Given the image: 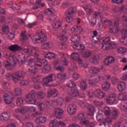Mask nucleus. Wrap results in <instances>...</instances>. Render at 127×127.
I'll list each match as a JSON object with an SVG mask.
<instances>
[{
  "mask_svg": "<svg viewBox=\"0 0 127 127\" xmlns=\"http://www.w3.org/2000/svg\"><path fill=\"white\" fill-rule=\"evenodd\" d=\"M22 56L24 59L23 61H26L28 63H30V64H34L36 70H37V68L41 67L42 66H45L48 64V62L46 60L41 59H37L38 63H35V59L33 55L28 56L26 59L24 54L22 55Z\"/></svg>",
  "mask_w": 127,
  "mask_h": 127,
  "instance_id": "nucleus-1",
  "label": "nucleus"
},
{
  "mask_svg": "<svg viewBox=\"0 0 127 127\" xmlns=\"http://www.w3.org/2000/svg\"><path fill=\"white\" fill-rule=\"evenodd\" d=\"M66 86L69 88L67 90V93L70 97L74 98L79 95V91H78V89L74 88L76 87V85L73 81L69 80L66 84Z\"/></svg>",
  "mask_w": 127,
  "mask_h": 127,
  "instance_id": "nucleus-2",
  "label": "nucleus"
},
{
  "mask_svg": "<svg viewBox=\"0 0 127 127\" xmlns=\"http://www.w3.org/2000/svg\"><path fill=\"white\" fill-rule=\"evenodd\" d=\"M77 12V8L76 7H71L66 10L64 13V15L66 16V21L68 23H73L75 19L72 17L75 13Z\"/></svg>",
  "mask_w": 127,
  "mask_h": 127,
  "instance_id": "nucleus-3",
  "label": "nucleus"
},
{
  "mask_svg": "<svg viewBox=\"0 0 127 127\" xmlns=\"http://www.w3.org/2000/svg\"><path fill=\"white\" fill-rule=\"evenodd\" d=\"M33 43L38 44L40 42H45L47 40V37L42 31L37 32L35 35L32 38Z\"/></svg>",
  "mask_w": 127,
  "mask_h": 127,
  "instance_id": "nucleus-4",
  "label": "nucleus"
},
{
  "mask_svg": "<svg viewBox=\"0 0 127 127\" xmlns=\"http://www.w3.org/2000/svg\"><path fill=\"white\" fill-rule=\"evenodd\" d=\"M36 93L34 90H32L29 94L26 95L25 101L28 104L32 105H36L37 104V100L35 99V95Z\"/></svg>",
  "mask_w": 127,
  "mask_h": 127,
  "instance_id": "nucleus-5",
  "label": "nucleus"
},
{
  "mask_svg": "<svg viewBox=\"0 0 127 127\" xmlns=\"http://www.w3.org/2000/svg\"><path fill=\"white\" fill-rule=\"evenodd\" d=\"M25 72L23 70H18L12 74V81L15 83H17L22 78H24Z\"/></svg>",
  "mask_w": 127,
  "mask_h": 127,
  "instance_id": "nucleus-6",
  "label": "nucleus"
},
{
  "mask_svg": "<svg viewBox=\"0 0 127 127\" xmlns=\"http://www.w3.org/2000/svg\"><path fill=\"white\" fill-rule=\"evenodd\" d=\"M90 78L91 79L88 80V83L90 85H95L97 83H102L105 80V78L103 76L96 77L95 76L91 75Z\"/></svg>",
  "mask_w": 127,
  "mask_h": 127,
  "instance_id": "nucleus-7",
  "label": "nucleus"
},
{
  "mask_svg": "<svg viewBox=\"0 0 127 127\" xmlns=\"http://www.w3.org/2000/svg\"><path fill=\"white\" fill-rule=\"evenodd\" d=\"M67 111L70 116H74L77 112V105L75 104H69L67 107Z\"/></svg>",
  "mask_w": 127,
  "mask_h": 127,
  "instance_id": "nucleus-8",
  "label": "nucleus"
},
{
  "mask_svg": "<svg viewBox=\"0 0 127 127\" xmlns=\"http://www.w3.org/2000/svg\"><path fill=\"white\" fill-rule=\"evenodd\" d=\"M55 80H56V75L53 73L45 77L43 79V81L45 84L47 85V84H49L50 82H53V81H55Z\"/></svg>",
  "mask_w": 127,
  "mask_h": 127,
  "instance_id": "nucleus-9",
  "label": "nucleus"
},
{
  "mask_svg": "<svg viewBox=\"0 0 127 127\" xmlns=\"http://www.w3.org/2000/svg\"><path fill=\"white\" fill-rule=\"evenodd\" d=\"M110 33H118L119 32V22L116 21L114 23V25L110 24Z\"/></svg>",
  "mask_w": 127,
  "mask_h": 127,
  "instance_id": "nucleus-10",
  "label": "nucleus"
},
{
  "mask_svg": "<svg viewBox=\"0 0 127 127\" xmlns=\"http://www.w3.org/2000/svg\"><path fill=\"white\" fill-rule=\"evenodd\" d=\"M23 51L25 53L27 54H33L34 51L35 52H39V49L35 47H29L26 49H24Z\"/></svg>",
  "mask_w": 127,
  "mask_h": 127,
  "instance_id": "nucleus-11",
  "label": "nucleus"
},
{
  "mask_svg": "<svg viewBox=\"0 0 127 127\" xmlns=\"http://www.w3.org/2000/svg\"><path fill=\"white\" fill-rule=\"evenodd\" d=\"M87 18L91 26L94 27L96 26L97 23V18H96V17H93V15H89Z\"/></svg>",
  "mask_w": 127,
  "mask_h": 127,
  "instance_id": "nucleus-12",
  "label": "nucleus"
},
{
  "mask_svg": "<svg viewBox=\"0 0 127 127\" xmlns=\"http://www.w3.org/2000/svg\"><path fill=\"white\" fill-rule=\"evenodd\" d=\"M95 93V96H96L97 98H98V99H103L106 96V93L100 89H96Z\"/></svg>",
  "mask_w": 127,
  "mask_h": 127,
  "instance_id": "nucleus-13",
  "label": "nucleus"
},
{
  "mask_svg": "<svg viewBox=\"0 0 127 127\" xmlns=\"http://www.w3.org/2000/svg\"><path fill=\"white\" fill-rule=\"evenodd\" d=\"M89 61L91 63H93V64L97 65L99 63L100 56L98 55H94L89 59Z\"/></svg>",
  "mask_w": 127,
  "mask_h": 127,
  "instance_id": "nucleus-14",
  "label": "nucleus"
},
{
  "mask_svg": "<svg viewBox=\"0 0 127 127\" xmlns=\"http://www.w3.org/2000/svg\"><path fill=\"white\" fill-rule=\"evenodd\" d=\"M9 49L10 51H12L13 52H15V51H19L20 50H22L23 48H22L20 46L14 44L11 45L9 47Z\"/></svg>",
  "mask_w": 127,
  "mask_h": 127,
  "instance_id": "nucleus-15",
  "label": "nucleus"
},
{
  "mask_svg": "<svg viewBox=\"0 0 127 127\" xmlns=\"http://www.w3.org/2000/svg\"><path fill=\"white\" fill-rule=\"evenodd\" d=\"M46 120H47L46 117L40 116L36 119L35 122L37 125H39L40 124H45V123H46Z\"/></svg>",
  "mask_w": 127,
  "mask_h": 127,
  "instance_id": "nucleus-16",
  "label": "nucleus"
},
{
  "mask_svg": "<svg viewBox=\"0 0 127 127\" xmlns=\"http://www.w3.org/2000/svg\"><path fill=\"white\" fill-rule=\"evenodd\" d=\"M107 104L109 105H113L116 102V95L114 94H111L108 96L106 99Z\"/></svg>",
  "mask_w": 127,
  "mask_h": 127,
  "instance_id": "nucleus-17",
  "label": "nucleus"
},
{
  "mask_svg": "<svg viewBox=\"0 0 127 127\" xmlns=\"http://www.w3.org/2000/svg\"><path fill=\"white\" fill-rule=\"evenodd\" d=\"M58 91L57 89H50L48 91V96L55 98L58 96Z\"/></svg>",
  "mask_w": 127,
  "mask_h": 127,
  "instance_id": "nucleus-18",
  "label": "nucleus"
},
{
  "mask_svg": "<svg viewBox=\"0 0 127 127\" xmlns=\"http://www.w3.org/2000/svg\"><path fill=\"white\" fill-rule=\"evenodd\" d=\"M13 99V98L9 96L8 94H4L3 99L6 104H11V103H12Z\"/></svg>",
  "mask_w": 127,
  "mask_h": 127,
  "instance_id": "nucleus-19",
  "label": "nucleus"
},
{
  "mask_svg": "<svg viewBox=\"0 0 127 127\" xmlns=\"http://www.w3.org/2000/svg\"><path fill=\"white\" fill-rule=\"evenodd\" d=\"M70 30L72 33H82V32H83V28L76 25H74L72 28H71Z\"/></svg>",
  "mask_w": 127,
  "mask_h": 127,
  "instance_id": "nucleus-20",
  "label": "nucleus"
},
{
  "mask_svg": "<svg viewBox=\"0 0 127 127\" xmlns=\"http://www.w3.org/2000/svg\"><path fill=\"white\" fill-rule=\"evenodd\" d=\"M10 118V114L5 112L2 114L1 116L0 117V120L2 122H6L9 120Z\"/></svg>",
  "mask_w": 127,
  "mask_h": 127,
  "instance_id": "nucleus-21",
  "label": "nucleus"
},
{
  "mask_svg": "<svg viewBox=\"0 0 127 127\" xmlns=\"http://www.w3.org/2000/svg\"><path fill=\"white\" fill-rule=\"evenodd\" d=\"M63 113H64L63 109L60 108L55 109V114L58 119H61V116L63 115Z\"/></svg>",
  "mask_w": 127,
  "mask_h": 127,
  "instance_id": "nucleus-22",
  "label": "nucleus"
},
{
  "mask_svg": "<svg viewBox=\"0 0 127 127\" xmlns=\"http://www.w3.org/2000/svg\"><path fill=\"white\" fill-rule=\"evenodd\" d=\"M4 57H5L6 59H9L10 61H12V64H13V65H15L16 64V58L13 56H10L8 54H5Z\"/></svg>",
  "mask_w": 127,
  "mask_h": 127,
  "instance_id": "nucleus-23",
  "label": "nucleus"
},
{
  "mask_svg": "<svg viewBox=\"0 0 127 127\" xmlns=\"http://www.w3.org/2000/svg\"><path fill=\"white\" fill-rule=\"evenodd\" d=\"M115 62V58L113 57H108L104 60L105 65H110Z\"/></svg>",
  "mask_w": 127,
  "mask_h": 127,
  "instance_id": "nucleus-24",
  "label": "nucleus"
},
{
  "mask_svg": "<svg viewBox=\"0 0 127 127\" xmlns=\"http://www.w3.org/2000/svg\"><path fill=\"white\" fill-rule=\"evenodd\" d=\"M127 84L126 82L121 81L118 83V89L120 92H123L126 89Z\"/></svg>",
  "mask_w": 127,
  "mask_h": 127,
  "instance_id": "nucleus-25",
  "label": "nucleus"
},
{
  "mask_svg": "<svg viewBox=\"0 0 127 127\" xmlns=\"http://www.w3.org/2000/svg\"><path fill=\"white\" fill-rule=\"evenodd\" d=\"M101 72V68L98 67H92L89 69L91 74H98Z\"/></svg>",
  "mask_w": 127,
  "mask_h": 127,
  "instance_id": "nucleus-26",
  "label": "nucleus"
},
{
  "mask_svg": "<svg viewBox=\"0 0 127 127\" xmlns=\"http://www.w3.org/2000/svg\"><path fill=\"white\" fill-rule=\"evenodd\" d=\"M87 109L89 116H94V113H95V107H94V106L89 104Z\"/></svg>",
  "mask_w": 127,
  "mask_h": 127,
  "instance_id": "nucleus-27",
  "label": "nucleus"
},
{
  "mask_svg": "<svg viewBox=\"0 0 127 127\" xmlns=\"http://www.w3.org/2000/svg\"><path fill=\"white\" fill-rule=\"evenodd\" d=\"M28 70L30 73H32L33 74H35L36 73V67L35 66L34 64L30 65L28 66Z\"/></svg>",
  "mask_w": 127,
  "mask_h": 127,
  "instance_id": "nucleus-28",
  "label": "nucleus"
},
{
  "mask_svg": "<svg viewBox=\"0 0 127 127\" xmlns=\"http://www.w3.org/2000/svg\"><path fill=\"white\" fill-rule=\"evenodd\" d=\"M111 39L109 37H104L100 40L99 43L102 45L104 44H107V43H110Z\"/></svg>",
  "mask_w": 127,
  "mask_h": 127,
  "instance_id": "nucleus-29",
  "label": "nucleus"
},
{
  "mask_svg": "<svg viewBox=\"0 0 127 127\" xmlns=\"http://www.w3.org/2000/svg\"><path fill=\"white\" fill-rule=\"evenodd\" d=\"M110 84L108 82H104L102 85V88L104 91H108L110 89Z\"/></svg>",
  "mask_w": 127,
  "mask_h": 127,
  "instance_id": "nucleus-30",
  "label": "nucleus"
},
{
  "mask_svg": "<svg viewBox=\"0 0 127 127\" xmlns=\"http://www.w3.org/2000/svg\"><path fill=\"white\" fill-rule=\"evenodd\" d=\"M127 92L120 93L118 95V98L120 101H125V100H127Z\"/></svg>",
  "mask_w": 127,
  "mask_h": 127,
  "instance_id": "nucleus-31",
  "label": "nucleus"
},
{
  "mask_svg": "<svg viewBox=\"0 0 127 127\" xmlns=\"http://www.w3.org/2000/svg\"><path fill=\"white\" fill-rule=\"evenodd\" d=\"M70 41L76 43L80 41V37L78 35H73L70 38Z\"/></svg>",
  "mask_w": 127,
  "mask_h": 127,
  "instance_id": "nucleus-32",
  "label": "nucleus"
},
{
  "mask_svg": "<svg viewBox=\"0 0 127 127\" xmlns=\"http://www.w3.org/2000/svg\"><path fill=\"white\" fill-rule=\"evenodd\" d=\"M3 66L7 69V70H10L11 69V63L8 61H5L3 63Z\"/></svg>",
  "mask_w": 127,
  "mask_h": 127,
  "instance_id": "nucleus-33",
  "label": "nucleus"
},
{
  "mask_svg": "<svg viewBox=\"0 0 127 127\" xmlns=\"http://www.w3.org/2000/svg\"><path fill=\"white\" fill-rule=\"evenodd\" d=\"M45 58H48V59H55V54L53 53L49 52L45 54Z\"/></svg>",
  "mask_w": 127,
  "mask_h": 127,
  "instance_id": "nucleus-34",
  "label": "nucleus"
},
{
  "mask_svg": "<svg viewBox=\"0 0 127 127\" xmlns=\"http://www.w3.org/2000/svg\"><path fill=\"white\" fill-rule=\"evenodd\" d=\"M29 110V109H28V107H24L22 109H16L15 111L16 113H21L22 114L23 112H28Z\"/></svg>",
  "mask_w": 127,
  "mask_h": 127,
  "instance_id": "nucleus-35",
  "label": "nucleus"
},
{
  "mask_svg": "<svg viewBox=\"0 0 127 127\" xmlns=\"http://www.w3.org/2000/svg\"><path fill=\"white\" fill-rule=\"evenodd\" d=\"M40 80V76L38 75V74H34L33 76V78H32V81L34 83H38Z\"/></svg>",
  "mask_w": 127,
  "mask_h": 127,
  "instance_id": "nucleus-36",
  "label": "nucleus"
},
{
  "mask_svg": "<svg viewBox=\"0 0 127 127\" xmlns=\"http://www.w3.org/2000/svg\"><path fill=\"white\" fill-rule=\"evenodd\" d=\"M57 37L62 41H67L68 40V38L64 35H57Z\"/></svg>",
  "mask_w": 127,
  "mask_h": 127,
  "instance_id": "nucleus-37",
  "label": "nucleus"
},
{
  "mask_svg": "<svg viewBox=\"0 0 127 127\" xmlns=\"http://www.w3.org/2000/svg\"><path fill=\"white\" fill-rule=\"evenodd\" d=\"M92 55V53L89 51H86L82 54L83 58H89Z\"/></svg>",
  "mask_w": 127,
  "mask_h": 127,
  "instance_id": "nucleus-38",
  "label": "nucleus"
},
{
  "mask_svg": "<svg viewBox=\"0 0 127 127\" xmlns=\"http://www.w3.org/2000/svg\"><path fill=\"white\" fill-rule=\"evenodd\" d=\"M83 8L86 10L87 12H89L90 13H92L93 12V10L92 9V7L90 5H84Z\"/></svg>",
  "mask_w": 127,
  "mask_h": 127,
  "instance_id": "nucleus-39",
  "label": "nucleus"
},
{
  "mask_svg": "<svg viewBox=\"0 0 127 127\" xmlns=\"http://www.w3.org/2000/svg\"><path fill=\"white\" fill-rule=\"evenodd\" d=\"M112 113V111L110 109V107H106L105 108V111H104V114L107 117H109L110 116L111 114Z\"/></svg>",
  "mask_w": 127,
  "mask_h": 127,
  "instance_id": "nucleus-40",
  "label": "nucleus"
},
{
  "mask_svg": "<svg viewBox=\"0 0 127 127\" xmlns=\"http://www.w3.org/2000/svg\"><path fill=\"white\" fill-rule=\"evenodd\" d=\"M79 105L81 107V108H88L90 104L85 101H80Z\"/></svg>",
  "mask_w": 127,
  "mask_h": 127,
  "instance_id": "nucleus-41",
  "label": "nucleus"
},
{
  "mask_svg": "<svg viewBox=\"0 0 127 127\" xmlns=\"http://www.w3.org/2000/svg\"><path fill=\"white\" fill-rule=\"evenodd\" d=\"M80 87L82 90H86L87 82L85 80H82L80 83Z\"/></svg>",
  "mask_w": 127,
  "mask_h": 127,
  "instance_id": "nucleus-42",
  "label": "nucleus"
},
{
  "mask_svg": "<svg viewBox=\"0 0 127 127\" xmlns=\"http://www.w3.org/2000/svg\"><path fill=\"white\" fill-rule=\"evenodd\" d=\"M44 68L43 69L44 73H49L51 71V66L49 65H44Z\"/></svg>",
  "mask_w": 127,
  "mask_h": 127,
  "instance_id": "nucleus-43",
  "label": "nucleus"
},
{
  "mask_svg": "<svg viewBox=\"0 0 127 127\" xmlns=\"http://www.w3.org/2000/svg\"><path fill=\"white\" fill-rule=\"evenodd\" d=\"M111 43H108L104 45H102V48L103 50H109L111 49Z\"/></svg>",
  "mask_w": 127,
  "mask_h": 127,
  "instance_id": "nucleus-44",
  "label": "nucleus"
},
{
  "mask_svg": "<svg viewBox=\"0 0 127 127\" xmlns=\"http://www.w3.org/2000/svg\"><path fill=\"white\" fill-rule=\"evenodd\" d=\"M24 99L22 97H19L17 99L16 103L17 106H21L23 104Z\"/></svg>",
  "mask_w": 127,
  "mask_h": 127,
  "instance_id": "nucleus-45",
  "label": "nucleus"
},
{
  "mask_svg": "<svg viewBox=\"0 0 127 127\" xmlns=\"http://www.w3.org/2000/svg\"><path fill=\"white\" fill-rule=\"evenodd\" d=\"M119 116V112L117 110H114L112 112V115L111 116L112 119L113 120H116Z\"/></svg>",
  "mask_w": 127,
  "mask_h": 127,
  "instance_id": "nucleus-46",
  "label": "nucleus"
},
{
  "mask_svg": "<svg viewBox=\"0 0 127 127\" xmlns=\"http://www.w3.org/2000/svg\"><path fill=\"white\" fill-rule=\"evenodd\" d=\"M15 94L16 96H21L22 94V91L20 88H16L14 89Z\"/></svg>",
  "mask_w": 127,
  "mask_h": 127,
  "instance_id": "nucleus-47",
  "label": "nucleus"
},
{
  "mask_svg": "<svg viewBox=\"0 0 127 127\" xmlns=\"http://www.w3.org/2000/svg\"><path fill=\"white\" fill-rule=\"evenodd\" d=\"M64 103V99L63 98H59L57 99V104L58 106H63Z\"/></svg>",
  "mask_w": 127,
  "mask_h": 127,
  "instance_id": "nucleus-48",
  "label": "nucleus"
},
{
  "mask_svg": "<svg viewBox=\"0 0 127 127\" xmlns=\"http://www.w3.org/2000/svg\"><path fill=\"white\" fill-rule=\"evenodd\" d=\"M91 38L93 43L100 42V36H91Z\"/></svg>",
  "mask_w": 127,
  "mask_h": 127,
  "instance_id": "nucleus-49",
  "label": "nucleus"
},
{
  "mask_svg": "<svg viewBox=\"0 0 127 127\" xmlns=\"http://www.w3.org/2000/svg\"><path fill=\"white\" fill-rule=\"evenodd\" d=\"M66 78V74L64 73H61L58 74V79H59L60 81L63 80Z\"/></svg>",
  "mask_w": 127,
  "mask_h": 127,
  "instance_id": "nucleus-50",
  "label": "nucleus"
},
{
  "mask_svg": "<svg viewBox=\"0 0 127 127\" xmlns=\"http://www.w3.org/2000/svg\"><path fill=\"white\" fill-rule=\"evenodd\" d=\"M117 52L118 53L124 54V53H126V52H127V49L124 47L119 48L117 50Z\"/></svg>",
  "mask_w": 127,
  "mask_h": 127,
  "instance_id": "nucleus-51",
  "label": "nucleus"
},
{
  "mask_svg": "<svg viewBox=\"0 0 127 127\" xmlns=\"http://www.w3.org/2000/svg\"><path fill=\"white\" fill-rule=\"evenodd\" d=\"M79 54L77 53H74L71 55V58L73 60H78L79 59Z\"/></svg>",
  "mask_w": 127,
  "mask_h": 127,
  "instance_id": "nucleus-52",
  "label": "nucleus"
},
{
  "mask_svg": "<svg viewBox=\"0 0 127 127\" xmlns=\"http://www.w3.org/2000/svg\"><path fill=\"white\" fill-rule=\"evenodd\" d=\"M42 49H49L50 48V44L49 43H46L45 44H43L41 45Z\"/></svg>",
  "mask_w": 127,
  "mask_h": 127,
  "instance_id": "nucleus-53",
  "label": "nucleus"
},
{
  "mask_svg": "<svg viewBox=\"0 0 127 127\" xmlns=\"http://www.w3.org/2000/svg\"><path fill=\"white\" fill-rule=\"evenodd\" d=\"M57 124H58V122L56 120H54L50 123L49 126L50 127H57Z\"/></svg>",
  "mask_w": 127,
  "mask_h": 127,
  "instance_id": "nucleus-54",
  "label": "nucleus"
},
{
  "mask_svg": "<svg viewBox=\"0 0 127 127\" xmlns=\"http://www.w3.org/2000/svg\"><path fill=\"white\" fill-rule=\"evenodd\" d=\"M122 36L126 38L127 36V29L123 28L121 30Z\"/></svg>",
  "mask_w": 127,
  "mask_h": 127,
  "instance_id": "nucleus-55",
  "label": "nucleus"
},
{
  "mask_svg": "<svg viewBox=\"0 0 127 127\" xmlns=\"http://www.w3.org/2000/svg\"><path fill=\"white\" fill-rule=\"evenodd\" d=\"M78 120H80V121H83V120H85V119H86L85 117V113H79L78 115Z\"/></svg>",
  "mask_w": 127,
  "mask_h": 127,
  "instance_id": "nucleus-56",
  "label": "nucleus"
},
{
  "mask_svg": "<svg viewBox=\"0 0 127 127\" xmlns=\"http://www.w3.org/2000/svg\"><path fill=\"white\" fill-rule=\"evenodd\" d=\"M2 30L3 33H5V34H8L9 32V28H8V26H6L2 28Z\"/></svg>",
  "mask_w": 127,
  "mask_h": 127,
  "instance_id": "nucleus-57",
  "label": "nucleus"
},
{
  "mask_svg": "<svg viewBox=\"0 0 127 127\" xmlns=\"http://www.w3.org/2000/svg\"><path fill=\"white\" fill-rule=\"evenodd\" d=\"M73 48L77 50H82V49H83V48H82V45L78 44H74L73 46Z\"/></svg>",
  "mask_w": 127,
  "mask_h": 127,
  "instance_id": "nucleus-58",
  "label": "nucleus"
},
{
  "mask_svg": "<svg viewBox=\"0 0 127 127\" xmlns=\"http://www.w3.org/2000/svg\"><path fill=\"white\" fill-rule=\"evenodd\" d=\"M80 78V74L78 73H74L72 74V78L74 81L78 80Z\"/></svg>",
  "mask_w": 127,
  "mask_h": 127,
  "instance_id": "nucleus-59",
  "label": "nucleus"
},
{
  "mask_svg": "<svg viewBox=\"0 0 127 127\" xmlns=\"http://www.w3.org/2000/svg\"><path fill=\"white\" fill-rule=\"evenodd\" d=\"M38 108L39 109L40 111H44L45 109V105L43 103H41L38 106Z\"/></svg>",
  "mask_w": 127,
  "mask_h": 127,
  "instance_id": "nucleus-60",
  "label": "nucleus"
},
{
  "mask_svg": "<svg viewBox=\"0 0 127 127\" xmlns=\"http://www.w3.org/2000/svg\"><path fill=\"white\" fill-rule=\"evenodd\" d=\"M61 25H62V23L60 21H58L57 23H54L53 24V26L55 28H59V27H61Z\"/></svg>",
  "mask_w": 127,
  "mask_h": 127,
  "instance_id": "nucleus-61",
  "label": "nucleus"
},
{
  "mask_svg": "<svg viewBox=\"0 0 127 127\" xmlns=\"http://www.w3.org/2000/svg\"><path fill=\"white\" fill-rule=\"evenodd\" d=\"M120 109L122 111H127V103H125L124 104L121 105Z\"/></svg>",
  "mask_w": 127,
  "mask_h": 127,
  "instance_id": "nucleus-62",
  "label": "nucleus"
},
{
  "mask_svg": "<svg viewBox=\"0 0 127 127\" xmlns=\"http://www.w3.org/2000/svg\"><path fill=\"white\" fill-rule=\"evenodd\" d=\"M21 36L23 38V40H27V39H28V37L27 36V35H26V34H25V32H21Z\"/></svg>",
  "mask_w": 127,
  "mask_h": 127,
  "instance_id": "nucleus-63",
  "label": "nucleus"
},
{
  "mask_svg": "<svg viewBox=\"0 0 127 127\" xmlns=\"http://www.w3.org/2000/svg\"><path fill=\"white\" fill-rule=\"evenodd\" d=\"M58 126L57 127H66V124H65L64 122H59L58 123Z\"/></svg>",
  "mask_w": 127,
  "mask_h": 127,
  "instance_id": "nucleus-64",
  "label": "nucleus"
}]
</instances>
